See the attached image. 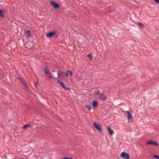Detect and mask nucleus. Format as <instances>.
I'll list each match as a JSON object with an SVG mask.
<instances>
[{"label": "nucleus", "instance_id": "obj_29", "mask_svg": "<svg viewBox=\"0 0 159 159\" xmlns=\"http://www.w3.org/2000/svg\"><path fill=\"white\" fill-rule=\"evenodd\" d=\"M125 113H127V115H129V114H130V112H129V111H126L125 112Z\"/></svg>", "mask_w": 159, "mask_h": 159}, {"label": "nucleus", "instance_id": "obj_3", "mask_svg": "<svg viewBox=\"0 0 159 159\" xmlns=\"http://www.w3.org/2000/svg\"><path fill=\"white\" fill-rule=\"evenodd\" d=\"M57 83L59 84L64 89L66 90H70L69 88L66 87L65 84L59 80H57Z\"/></svg>", "mask_w": 159, "mask_h": 159}, {"label": "nucleus", "instance_id": "obj_5", "mask_svg": "<svg viewBox=\"0 0 159 159\" xmlns=\"http://www.w3.org/2000/svg\"><path fill=\"white\" fill-rule=\"evenodd\" d=\"M146 145H153L156 146H158V143L156 141L152 140H149L147 142Z\"/></svg>", "mask_w": 159, "mask_h": 159}, {"label": "nucleus", "instance_id": "obj_2", "mask_svg": "<svg viewBox=\"0 0 159 159\" xmlns=\"http://www.w3.org/2000/svg\"><path fill=\"white\" fill-rule=\"evenodd\" d=\"M93 127L98 130L100 133L102 132L103 130L101 125L95 122L93 124Z\"/></svg>", "mask_w": 159, "mask_h": 159}, {"label": "nucleus", "instance_id": "obj_9", "mask_svg": "<svg viewBox=\"0 0 159 159\" xmlns=\"http://www.w3.org/2000/svg\"><path fill=\"white\" fill-rule=\"evenodd\" d=\"M44 73L46 75H50V71L48 68L46 66L44 69Z\"/></svg>", "mask_w": 159, "mask_h": 159}, {"label": "nucleus", "instance_id": "obj_12", "mask_svg": "<svg viewBox=\"0 0 159 159\" xmlns=\"http://www.w3.org/2000/svg\"><path fill=\"white\" fill-rule=\"evenodd\" d=\"M127 118L129 122H131L132 120H131L133 119L132 116L130 114L129 115H127Z\"/></svg>", "mask_w": 159, "mask_h": 159}, {"label": "nucleus", "instance_id": "obj_23", "mask_svg": "<svg viewBox=\"0 0 159 159\" xmlns=\"http://www.w3.org/2000/svg\"><path fill=\"white\" fill-rule=\"evenodd\" d=\"M94 92H95L94 95H98V94H99V91L98 90L97 91H95Z\"/></svg>", "mask_w": 159, "mask_h": 159}, {"label": "nucleus", "instance_id": "obj_16", "mask_svg": "<svg viewBox=\"0 0 159 159\" xmlns=\"http://www.w3.org/2000/svg\"><path fill=\"white\" fill-rule=\"evenodd\" d=\"M26 34L28 37L31 36V31L30 30H27Z\"/></svg>", "mask_w": 159, "mask_h": 159}, {"label": "nucleus", "instance_id": "obj_17", "mask_svg": "<svg viewBox=\"0 0 159 159\" xmlns=\"http://www.w3.org/2000/svg\"><path fill=\"white\" fill-rule=\"evenodd\" d=\"M137 24L139 26L141 27L142 28H144L145 27V26L141 23L139 22L137 23Z\"/></svg>", "mask_w": 159, "mask_h": 159}, {"label": "nucleus", "instance_id": "obj_13", "mask_svg": "<svg viewBox=\"0 0 159 159\" xmlns=\"http://www.w3.org/2000/svg\"><path fill=\"white\" fill-rule=\"evenodd\" d=\"M18 79L20 80V82L23 85L25 84L24 80L23 78L20 77H18Z\"/></svg>", "mask_w": 159, "mask_h": 159}, {"label": "nucleus", "instance_id": "obj_18", "mask_svg": "<svg viewBox=\"0 0 159 159\" xmlns=\"http://www.w3.org/2000/svg\"><path fill=\"white\" fill-rule=\"evenodd\" d=\"M0 16L2 18H4V16L3 15V11L0 9Z\"/></svg>", "mask_w": 159, "mask_h": 159}, {"label": "nucleus", "instance_id": "obj_31", "mask_svg": "<svg viewBox=\"0 0 159 159\" xmlns=\"http://www.w3.org/2000/svg\"><path fill=\"white\" fill-rule=\"evenodd\" d=\"M23 85L25 86V88L26 89H27V88H28V87H27V85H26L25 83V84H23Z\"/></svg>", "mask_w": 159, "mask_h": 159}, {"label": "nucleus", "instance_id": "obj_24", "mask_svg": "<svg viewBox=\"0 0 159 159\" xmlns=\"http://www.w3.org/2000/svg\"><path fill=\"white\" fill-rule=\"evenodd\" d=\"M61 159H73L72 157H64L62 158H61Z\"/></svg>", "mask_w": 159, "mask_h": 159}, {"label": "nucleus", "instance_id": "obj_20", "mask_svg": "<svg viewBox=\"0 0 159 159\" xmlns=\"http://www.w3.org/2000/svg\"><path fill=\"white\" fill-rule=\"evenodd\" d=\"M87 57L89 58L90 59H91L92 57V55L91 53L87 55Z\"/></svg>", "mask_w": 159, "mask_h": 159}, {"label": "nucleus", "instance_id": "obj_28", "mask_svg": "<svg viewBox=\"0 0 159 159\" xmlns=\"http://www.w3.org/2000/svg\"><path fill=\"white\" fill-rule=\"evenodd\" d=\"M49 75L48 76L49 78L50 79H52V77L51 75V74L50 73V75Z\"/></svg>", "mask_w": 159, "mask_h": 159}, {"label": "nucleus", "instance_id": "obj_11", "mask_svg": "<svg viewBox=\"0 0 159 159\" xmlns=\"http://www.w3.org/2000/svg\"><path fill=\"white\" fill-rule=\"evenodd\" d=\"M107 130L109 134L111 135H112L114 133V131L109 126L107 127Z\"/></svg>", "mask_w": 159, "mask_h": 159}, {"label": "nucleus", "instance_id": "obj_30", "mask_svg": "<svg viewBox=\"0 0 159 159\" xmlns=\"http://www.w3.org/2000/svg\"><path fill=\"white\" fill-rule=\"evenodd\" d=\"M80 79L81 80H83V77L82 76H80Z\"/></svg>", "mask_w": 159, "mask_h": 159}, {"label": "nucleus", "instance_id": "obj_14", "mask_svg": "<svg viewBox=\"0 0 159 159\" xmlns=\"http://www.w3.org/2000/svg\"><path fill=\"white\" fill-rule=\"evenodd\" d=\"M64 74V73L63 71H61L60 72H58L57 75L58 77L57 78V79H60L61 78L60 76L61 75H62Z\"/></svg>", "mask_w": 159, "mask_h": 159}, {"label": "nucleus", "instance_id": "obj_15", "mask_svg": "<svg viewBox=\"0 0 159 159\" xmlns=\"http://www.w3.org/2000/svg\"><path fill=\"white\" fill-rule=\"evenodd\" d=\"M31 126V124H26L24 126H23L22 128L23 129H26L27 128L29 127L30 126Z\"/></svg>", "mask_w": 159, "mask_h": 159}, {"label": "nucleus", "instance_id": "obj_22", "mask_svg": "<svg viewBox=\"0 0 159 159\" xmlns=\"http://www.w3.org/2000/svg\"><path fill=\"white\" fill-rule=\"evenodd\" d=\"M67 72H69V74L70 75V76H72L73 75V74L72 72L70 70H67Z\"/></svg>", "mask_w": 159, "mask_h": 159}, {"label": "nucleus", "instance_id": "obj_26", "mask_svg": "<svg viewBox=\"0 0 159 159\" xmlns=\"http://www.w3.org/2000/svg\"><path fill=\"white\" fill-rule=\"evenodd\" d=\"M156 3H159V0H153Z\"/></svg>", "mask_w": 159, "mask_h": 159}, {"label": "nucleus", "instance_id": "obj_6", "mask_svg": "<svg viewBox=\"0 0 159 159\" xmlns=\"http://www.w3.org/2000/svg\"><path fill=\"white\" fill-rule=\"evenodd\" d=\"M56 34V31L54 30L52 32H49L46 34V36L48 38H50L54 36Z\"/></svg>", "mask_w": 159, "mask_h": 159}, {"label": "nucleus", "instance_id": "obj_21", "mask_svg": "<svg viewBox=\"0 0 159 159\" xmlns=\"http://www.w3.org/2000/svg\"><path fill=\"white\" fill-rule=\"evenodd\" d=\"M153 157L157 159H159V156L157 155H154L153 156Z\"/></svg>", "mask_w": 159, "mask_h": 159}, {"label": "nucleus", "instance_id": "obj_8", "mask_svg": "<svg viewBox=\"0 0 159 159\" xmlns=\"http://www.w3.org/2000/svg\"><path fill=\"white\" fill-rule=\"evenodd\" d=\"M26 47L28 49H31L33 46V43L31 42L27 43Z\"/></svg>", "mask_w": 159, "mask_h": 159}, {"label": "nucleus", "instance_id": "obj_10", "mask_svg": "<svg viewBox=\"0 0 159 159\" xmlns=\"http://www.w3.org/2000/svg\"><path fill=\"white\" fill-rule=\"evenodd\" d=\"M92 104L93 107L94 108H96L97 107L98 104V102L97 100H94L93 101Z\"/></svg>", "mask_w": 159, "mask_h": 159}, {"label": "nucleus", "instance_id": "obj_7", "mask_svg": "<svg viewBox=\"0 0 159 159\" xmlns=\"http://www.w3.org/2000/svg\"><path fill=\"white\" fill-rule=\"evenodd\" d=\"M99 99L102 101H106L107 99V97L103 93H102L100 94Z\"/></svg>", "mask_w": 159, "mask_h": 159}, {"label": "nucleus", "instance_id": "obj_32", "mask_svg": "<svg viewBox=\"0 0 159 159\" xmlns=\"http://www.w3.org/2000/svg\"><path fill=\"white\" fill-rule=\"evenodd\" d=\"M57 37H58V35L57 36L55 37V38H57Z\"/></svg>", "mask_w": 159, "mask_h": 159}, {"label": "nucleus", "instance_id": "obj_27", "mask_svg": "<svg viewBox=\"0 0 159 159\" xmlns=\"http://www.w3.org/2000/svg\"><path fill=\"white\" fill-rule=\"evenodd\" d=\"M65 74H66V76H67L69 75V72H67V70H66V72L65 73Z\"/></svg>", "mask_w": 159, "mask_h": 159}, {"label": "nucleus", "instance_id": "obj_25", "mask_svg": "<svg viewBox=\"0 0 159 159\" xmlns=\"http://www.w3.org/2000/svg\"><path fill=\"white\" fill-rule=\"evenodd\" d=\"M39 84V83L38 82H35V83L34 84V85L37 88V87L38 85Z\"/></svg>", "mask_w": 159, "mask_h": 159}, {"label": "nucleus", "instance_id": "obj_1", "mask_svg": "<svg viewBox=\"0 0 159 159\" xmlns=\"http://www.w3.org/2000/svg\"><path fill=\"white\" fill-rule=\"evenodd\" d=\"M49 3L55 9H58L60 8V6L59 4L56 2L55 1H50Z\"/></svg>", "mask_w": 159, "mask_h": 159}, {"label": "nucleus", "instance_id": "obj_19", "mask_svg": "<svg viewBox=\"0 0 159 159\" xmlns=\"http://www.w3.org/2000/svg\"><path fill=\"white\" fill-rule=\"evenodd\" d=\"M86 108H88L89 111H90L91 109V106L89 104L86 105L85 106Z\"/></svg>", "mask_w": 159, "mask_h": 159}, {"label": "nucleus", "instance_id": "obj_4", "mask_svg": "<svg viewBox=\"0 0 159 159\" xmlns=\"http://www.w3.org/2000/svg\"><path fill=\"white\" fill-rule=\"evenodd\" d=\"M120 156L121 157L125 159H129L130 157L129 155L125 152H122L120 154Z\"/></svg>", "mask_w": 159, "mask_h": 159}]
</instances>
